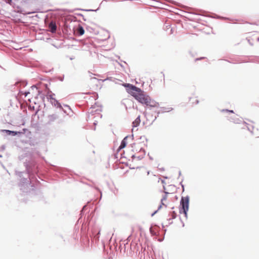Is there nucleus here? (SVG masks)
Masks as SVG:
<instances>
[{
    "mask_svg": "<svg viewBox=\"0 0 259 259\" xmlns=\"http://www.w3.org/2000/svg\"><path fill=\"white\" fill-rule=\"evenodd\" d=\"M137 156H136V155H135V154H133V155H132V156H131V158L132 159V160H134V159L135 158H137Z\"/></svg>",
    "mask_w": 259,
    "mask_h": 259,
    "instance_id": "46",
    "label": "nucleus"
},
{
    "mask_svg": "<svg viewBox=\"0 0 259 259\" xmlns=\"http://www.w3.org/2000/svg\"><path fill=\"white\" fill-rule=\"evenodd\" d=\"M164 192L165 193V195H163V196L161 199V201H163L164 200H166L167 199V194H169V193L166 191H164Z\"/></svg>",
    "mask_w": 259,
    "mask_h": 259,
    "instance_id": "24",
    "label": "nucleus"
},
{
    "mask_svg": "<svg viewBox=\"0 0 259 259\" xmlns=\"http://www.w3.org/2000/svg\"><path fill=\"white\" fill-rule=\"evenodd\" d=\"M145 156V154H143L142 155L137 156V158L138 160H141L144 158Z\"/></svg>",
    "mask_w": 259,
    "mask_h": 259,
    "instance_id": "28",
    "label": "nucleus"
},
{
    "mask_svg": "<svg viewBox=\"0 0 259 259\" xmlns=\"http://www.w3.org/2000/svg\"><path fill=\"white\" fill-rule=\"evenodd\" d=\"M99 9V7L96 9V10H94V9H81V8H76L74 10V11L75 10H78V11H85V12H97V11H98ZM73 11H71V12H73Z\"/></svg>",
    "mask_w": 259,
    "mask_h": 259,
    "instance_id": "21",
    "label": "nucleus"
},
{
    "mask_svg": "<svg viewBox=\"0 0 259 259\" xmlns=\"http://www.w3.org/2000/svg\"><path fill=\"white\" fill-rule=\"evenodd\" d=\"M199 103V101L198 100H196L195 103L196 104H198Z\"/></svg>",
    "mask_w": 259,
    "mask_h": 259,
    "instance_id": "56",
    "label": "nucleus"
},
{
    "mask_svg": "<svg viewBox=\"0 0 259 259\" xmlns=\"http://www.w3.org/2000/svg\"><path fill=\"white\" fill-rule=\"evenodd\" d=\"M160 229V227L158 225L155 223L152 224L149 228V231L151 236H157L159 233Z\"/></svg>",
    "mask_w": 259,
    "mask_h": 259,
    "instance_id": "8",
    "label": "nucleus"
},
{
    "mask_svg": "<svg viewBox=\"0 0 259 259\" xmlns=\"http://www.w3.org/2000/svg\"><path fill=\"white\" fill-rule=\"evenodd\" d=\"M158 169L160 171H163L165 170V169L164 167H161V168H158Z\"/></svg>",
    "mask_w": 259,
    "mask_h": 259,
    "instance_id": "48",
    "label": "nucleus"
},
{
    "mask_svg": "<svg viewBox=\"0 0 259 259\" xmlns=\"http://www.w3.org/2000/svg\"><path fill=\"white\" fill-rule=\"evenodd\" d=\"M164 29H165L166 31H168V29H170V31L169 32V34H172L173 33V29L174 28L171 27V25L169 23H165L164 25Z\"/></svg>",
    "mask_w": 259,
    "mask_h": 259,
    "instance_id": "15",
    "label": "nucleus"
},
{
    "mask_svg": "<svg viewBox=\"0 0 259 259\" xmlns=\"http://www.w3.org/2000/svg\"><path fill=\"white\" fill-rule=\"evenodd\" d=\"M49 28L50 29V31L52 33H55L57 30V26L55 22H51L49 24Z\"/></svg>",
    "mask_w": 259,
    "mask_h": 259,
    "instance_id": "16",
    "label": "nucleus"
},
{
    "mask_svg": "<svg viewBox=\"0 0 259 259\" xmlns=\"http://www.w3.org/2000/svg\"><path fill=\"white\" fill-rule=\"evenodd\" d=\"M130 137L129 135H127L125 136L121 141L120 144L119 146H120L121 148L120 149H123L125 148L127 145V139Z\"/></svg>",
    "mask_w": 259,
    "mask_h": 259,
    "instance_id": "14",
    "label": "nucleus"
},
{
    "mask_svg": "<svg viewBox=\"0 0 259 259\" xmlns=\"http://www.w3.org/2000/svg\"><path fill=\"white\" fill-rule=\"evenodd\" d=\"M24 165L25 167L26 172L25 175L27 178L23 177L24 173L23 171H16V174L21 178L19 186L21 191L26 194H34L36 191V185L40 183L37 179L36 176L40 179L39 175L44 172V171H51L58 172L60 175L72 177L76 175L72 170L64 167H57L54 165H51L49 168H44L39 165L34 160H25L24 162Z\"/></svg>",
    "mask_w": 259,
    "mask_h": 259,
    "instance_id": "1",
    "label": "nucleus"
},
{
    "mask_svg": "<svg viewBox=\"0 0 259 259\" xmlns=\"http://www.w3.org/2000/svg\"><path fill=\"white\" fill-rule=\"evenodd\" d=\"M189 210H182L181 211H179L180 213L181 214H184L185 215V217L187 219L188 218V212Z\"/></svg>",
    "mask_w": 259,
    "mask_h": 259,
    "instance_id": "25",
    "label": "nucleus"
},
{
    "mask_svg": "<svg viewBox=\"0 0 259 259\" xmlns=\"http://www.w3.org/2000/svg\"><path fill=\"white\" fill-rule=\"evenodd\" d=\"M7 4H11L12 3V0H5Z\"/></svg>",
    "mask_w": 259,
    "mask_h": 259,
    "instance_id": "42",
    "label": "nucleus"
},
{
    "mask_svg": "<svg viewBox=\"0 0 259 259\" xmlns=\"http://www.w3.org/2000/svg\"><path fill=\"white\" fill-rule=\"evenodd\" d=\"M158 212V211L157 210H155L154 211H153L151 214V217H153L155 214H156Z\"/></svg>",
    "mask_w": 259,
    "mask_h": 259,
    "instance_id": "41",
    "label": "nucleus"
},
{
    "mask_svg": "<svg viewBox=\"0 0 259 259\" xmlns=\"http://www.w3.org/2000/svg\"><path fill=\"white\" fill-rule=\"evenodd\" d=\"M161 108L163 109V110L161 111V113H164V112H167L166 111L167 110H166L167 109L166 107H161Z\"/></svg>",
    "mask_w": 259,
    "mask_h": 259,
    "instance_id": "37",
    "label": "nucleus"
},
{
    "mask_svg": "<svg viewBox=\"0 0 259 259\" xmlns=\"http://www.w3.org/2000/svg\"><path fill=\"white\" fill-rule=\"evenodd\" d=\"M120 148H121L120 146H119L118 147V148L117 149L116 153L115 154V155H114L115 158H117V155H118V152L122 149H120Z\"/></svg>",
    "mask_w": 259,
    "mask_h": 259,
    "instance_id": "27",
    "label": "nucleus"
},
{
    "mask_svg": "<svg viewBox=\"0 0 259 259\" xmlns=\"http://www.w3.org/2000/svg\"><path fill=\"white\" fill-rule=\"evenodd\" d=\"M129 168L131 169H134L135 168L134 167H132V166H130Z\"/></svg>",
    "mask_w": 259,
    "mask_h": 259,
    "instance_id": "58",
    "label": "nucleus"
},
{
    "mask_svg": "<svg viewBox=\"0 0 259 259\" xmlns=\"http://www.w3.org/2000/svg\"><path fill=\"white\" fill-rule=\"evenodd\" d=\"M163 190H164V191H165L166 188H165V185H163Z\"/></svg>",
    "mask_w": 259,
    "mask_h": 259,
    "instance_id": "59",
    "label": "nucleus"
},
{
    "mask_svg": "<svg viewBox=\"0 0 259 259\" xmlns=\"http://www.w3.org/2000/svg\"><path fill=\"white\" fill-rule=\"evenodd\" d=\"M204 58H205V57H199V58H197L195 59V61H198V60H202V59H203Z\"/></svg>",
    "mask_w": 259,
    "mask_h": 259,
    "instance_id": "38",
    "label": "nucleus"
},
{
    "mask_svg": "<svg viewBox=\"0 0 259 259\" xmlns=\"http://www.w3.org/2000/svg\"><path fill=\"white\" fill-rule=\"evenodd\" d=\"M159 106V103L151 98L150 102L149 104H148L147 107H158Z\"/></svg>",
    "mask_w": 259,
    "mask_h": 259,
    "instance_id": "11",
    "label": "nucleus"
},
{
    "mask_svg": "<svg viewBox=\"0 0 259 259\" xmlns=\"http://www.w3.org/2000/svg\"><path fill=\"white\" fill-rule=\"evenodd\" d=\"M94 124L95 125H96V124H97V121H95L94 122Z\"/></svg>",
    "mask_w": 259,
    "mask_h": 259,
    "instance_id": "64",
    "label": "nucleus"
},
{
    "mask_svg": "<svg viewBox=\"0 0 259 259\" xmlns=\"http://www.w3.org/2000/svg\"><path fill=\"white\" fill-rule=\"evenodd\" d=\"M76 15L78 16H81V17H82V19L83 21H87V19L84 18V16L81 13H77Z\"/></svg>",
    "mask_w": 259,
    "mask_h": 259,
    "instance_id": "29",
    "label": "nucleus"
},
{
    "mask_svg": "<svg viewBox=\"0 0 259 259\" xmlns=\"http://www.w3.org/2000/svg\"><path fill=\"white\" fill-rule=\"evenodd\" d=\"M78 33L80 36L82 35L84 33V29L81 25H79L78 27Z\"/></svg>",
    "mask_w": 259,
    "mask_h": 259,
    "instance_id": "22",
    "label": "nucleus"
},
{
    "mask_svg": "<svg viewBox=\"0 0 259 259\" xmlns=\"http://www.w3.org/2000/svg\"><path fill=\"white\" fill-rule=\"evenodd\" d=\"M124 151H123L122 153H121L120 154V158H125V157L124 156Z\"/></svg>",
    "mask_w": 259,
    "mask_h": 259,
    "instance_id": "40",
    "label": "nucleus"
},
{
    "mask_svg": "<svg viewBox=\"0 0 259 259\" xmlns=\"http://www.w3.org/2000/svg\"><path fill=\"white\" fill-rule=\"evenodd\" d=\"M66 116L67 114H63L58 112L49 114L47 116V121L46 123V125L49 126L55 123H56L57 126L63 125L65 123V118L66 117Z\"/></svg>",
    "mask_w": 259,
    "mask_h": 259,
    "instance_id": "3",
    "label": "nucleus"
},
{
    "mask_svg": "<svg viewBox=\"0 0 259 259\" xmlns=\"http://www.w3.org/2000/svg\"><path fill=\"white\" fill-rule=\"evenodd\" d=\"M143 138H144L146 141H148V139L147 138L145 137V136H143Z\"/></svg>",
    "mask_w": 259,
    "mask_h": 259,
    "instance_id": "61",
    "label": "nucleus"
},
{
    "mask_svg": "<svg viewBox=\"0 0 259 259\" xmlns=\"http://www.w3.org/2000/svg\"><path fill=\"white\" fill-rule=\"evenodd\" d=\"M50 103L53 106L55 107L58 109L56 110V112H60L63 114H65L68 115L66 111L63 109L61 103L58 100L55 99L51 101Z\"/></svg>",
    "mask_w": 259,
    "mask_h": 259,
    "instance_id": "7",
    "label": "nucleus"
},
{
    "mask_svg": "<svg viewBox=\"0 0 259 259\" xmlns=\"http://www.w3.org/2000/svg\"><path fill=\"white\" fill-rule=\"evenodd\" d=\"M163 178L165 179H168V177L167 176H163Z\"/></svg>",
    "mask_w": 259,
    "mask_h": 259,
    "instance_id": "63",
    "label": "nucleus"
},
{
    "mask_svg": "<svg viewBox=\"0 0 259 259\" xmlns=\"http://www.w3.org/2000/svg\"><path fill=\"white\" fill-rule=\"evenodd\" d=\"M229 120L232 122H233L235 123H240L241 121V119L238 118H237L235 116H231Z\"/></svg>",
    "mask_w": 259,
    "mask_h": 259,
    "instance_id": "17",
    "label": "nucleus"
},
{
    "mask_svg": "<svg viewBox=\"0 0 259 259\" xmlns=\"http://www.w3.org/2000/svg\"><path fill=\"white\" fill-rule=\"evenodd\" d=\"M148 156H149V159H150L151 160H152L153 159V157L150 155L149 153H148Z\"/></svg>",
    "mask_w": 259,
    "mask_h": 259,
    "instance_id": "53",
    "label": "nucleus"
},
{
    "mask_svg": "<svg viewBox=\"0 0 259 259\" xmlns=\"http://www.w3.org/2000/svg\"><path fill=\"white\" fill-rule=\"evenodd\" d=\"M161 208H162L161 205L159 204L158 207V208H157V210L158 211Z\"/></svg>",
    "mask_w": 259,
    "mask_h": 259,
    "instance_id": "50",
    "label": "nucleus"
},
{
    "mask_svg": "<svg viewBox=\"0 0 259 259\" xmlns=\"http://www.w3.org/2000/svg\"><path fill=\"white\" fill-rule=\"evenodd\" d=\"M19 93L21 95H23L25 97H26L28 94H30V92L29 91H22L19 90Z\"/></svg>",
    "mask_w": 259,
    "mask_h": 259,
    "instance_id": "23",
    "label": "nucleus"
},
{
    "mask_svg": "<svg viewBox=\"0 0 259 259\" xmlns=\"http://www.w3.org/2000/svg\"><path fill=\"white\" fill-rule=\"evenodd\" d=\"M26 154H24L19 157L20 160L23 159L24 157H25Z\"/></svg>",
    "mask_w": 259,
    "mask_h": 259,
    "instance_id": "36",
    "label": "nucleus"
},
{
    "mask_svg": "<svg viewBox=\"0 0 259 259\" xmlns=\"http://www.w3.org/2000/svg\"><path fill=\"white\" fill-rule=\"evenodd\" d=\"M119 65L121 67H124V66H123V65L120 63H118Z\"/></svg>",
    "mask_w": 259,
    "mask_h": 259,
    "instance_id": "60",
    "label": "nucleus"
},
{
    "mask_svg": "<svg viewBox=\"0 0 259 259\" xmlns=\"http://www.w3.org/2000/svg\"><path fill=\"white\" fill-rule=\"evenodd\" d=\"M70 60H72L75 59V57L74 56H72L69 58Z\"/></svg>",
    "mask_w": 259,
    "mask_h": 259,
    "instance_id": "54",
    "label": "nucleus"
},
{
    "mask_svg": "<svg viewBox=\"0 0 259 259\" xmlns=\"http://www.w3.org/2000/svg\"><path fill=\"white\" fill-rule=\"evenodd\" d=\"M183 180H184V179H182L180 183V185H181V187L182 188L183 191H184V190H185V187H184V185L183 184Z\"/></svg>",
    "mask_w": 259,
    "mask_h": 259,
    "instance_id": "31",
    "label": "nucleus"
},
{
    "mask_svg": "<svg viewBox=\"0 0 259 259\" xmlns=\"http://www.w3.org/2000/svg\"><path fill=\"white\" fill-rule=\"evenodd\" d=\"M156 112L157 113V115L155 117V118H154V119L153 120V121H155L157 119V118L159 116V114L160 113V112L159 111H156Z\"/></svg>",
    "mask_w": 259,
    "mask_h": 259,
    "instance_id": "35",
    "label": "nucleus"
},
{
    "mask_svg": "<svg viewBox=\"0 0 259 259\" xmlns=\"http://www.w3.org/2000/svg\"><path fill=\"white\" fill-rule=\"evenodd\" d=\"M166 110H167V111H166L167 112H169V111H172L173 110V108H172V107H168V108H167Z\"/></svg>",
    "mask_w": 259,
    "mask_h": 259,
    "instance_id": "44",
    "label": "nucleus"
},
{
    "mask_svg": "<svg viewBox=\"0 0 259 259\" xmlns=\"http://www.w3.org/2000/svg\"><path fill=\"white\" fill-rule=\"evenodd\" d=\"M0 132L5 133L7 136H10L12 137L18 136L20 133L18 131H11L9 130H1Z\"/></svg>",
    "mask_w": 259,
    "mask_h": 259,
    "instance_id": "9",
    "label": "nucleus"
},
{
    "mask_svg": "<svg viewBox=\"0 0 259 259\" xmlns=\"http://www.w3.org/2000/svg\"><path fill=\"white\" fill-rule=\"evenodd\" d=\"M169 215L170 217V218L168 219L167 220L170 221L173 219H175L177 218V214L175 211L173 210L169 212Z\"/></svg>",
    "mask_w": 259,
    "mask_h": 259,
    "instance_id": "20",
    "label": "nucleus"
},
{
    "mask_svg": "<svg viewBox=\"0 0 259 259\" xmlns=\"http://www.w3.org/2000/svg\"><path fill=\"white\" fill-rule=\"evenodd\" d=\"M179 219H180V221H181V223H182V226H183V227H184V226H185V224H184V223L183 222V221H182V219H181V217L180 216L179 217Z\"/></svg>",
    "mask_w": 259,
    "mask_h": 259,
    "instance_id": "43",
    "label": "nucleus"
},
{
    "mask_svg": "<svg viewBox=\"0 0 259 259\" xmlns=\"http://www.w3.org/2000/svg\"><path fill=\"white\" fill-rule=\"evenodd\" d=\"M31 88L32 89H34V88L37 89V88H36V85H32V86L31 87Z\"/></svg>",
    "mask_w": 259,
    "mask_h": 259,
    "instance_id": "55",
    "label": "nucleus"
},
{
    "mask_svg": "<svg viewBox=\"0 0 259 259\" xmlns=\"http://www.w3.org/2000/svg\"><path fill=\"white\" fill-rule=\"evenodd\" d=\"M222 112H229L231 113H234V112L233 110H229L227 109H224L221 110Z\"/></svg>",
    "mask_w": 259,
    "mask_h": 259,
    "instance_id": "26",
    "label": "nucleus"
},
{
    "mask_svg": "<svg viewBox=\"0 0 259 259\" xmlns=\"http://www.w3.org/2000/svg\"><path fill=\"white\" fill-rule=\"evenodd\" d=\"M122 85L124 87L126 90V92L135 98V94H138L139 92H142V89L137 87L135 85L130 83H122Z\"/></svg>",
    "mask_w": 259,
    "mask_h": 259,
    "instance_id": "5",
    "label": "nucleus"
},
{
    "mask_svg": "<svg viewBox=\"0 0 259 259\" xmlns=\"http://www.w3.org/2000/svg\"><path fill=\"white\" fill-rule=\"evenodd\" d=\"M95 189H96V190H97V191H98L99 192H100V193H101V194H102V192H101V190H100V189H99L98 188H97V187H96V188H95Z\"/></svg>",
    "mask_w": 259,
    "mask_h": 259,
    "instance_id": "51",
    "label": "nucleus"
},
{
    "mask_svg": "<svg viewBox=\"0 0 259 259\" xmlns=\"http://www.w3.org/2000/svg\"><path fill=\"white\" fill-rule=\"evenodd\" d=\"M17 84L18 86L24 87L27 85L28 82L26 80H19Z\"/></svg>",
    "mask_w": 259,
    "mask_h": 259,
    "instance_id": "18",
    "label": "nucleus"
},
{
    "mask_svg": "<svg viewBox=\"0 0 259 259\" xmlns=\"http://www.w3.org/2000/svg\"><path fill=\"white\" fill-rule=\"evenodd\" d=\"M20 134H18V137H21L23 134L26 133V136L29 137L31 135V133L28 131L27 128H24L21 131H18Z\"/></svg>",
    "mask_w": 259,
    "mask_h": 259,
    "instance_id": "12",
    "label": "nucleus"
},
{
    "mask_svg": "<svg viewBox=\"0 0 259 259\" xmlns=\"http://www.w3.org/2000/svg\"><path fill=\"white\" fill-rule=\"evenodd\" d=\"M160 205H161V206H162L163 205L165 206V207H166V205L164 204V203L163 202V201H160Z\"/></svg>",
    "mask_w": 259,
    "mask_h": 259,
    "instance_id": "49",
    "label": "nucleus"
},
{
    "mask_svg": "<svg viewBox=\"0 0 259 259\" xmlns=\"http://www.w3.org/2000/svg\"><path fill=\"white\" fill-rule=\"evenodd\" d=\"M181 175V171H179V177H180Z\"/></svg>",
    "mask_w": 259,
    "mask_h": 259,
    "instance_id": "62",
    "label": "nucleus"
},
{
    "mask_svg": "<svg viewBox=\"0 0 259 259\" xmlns=\"http://www.w3.org/2000/svg\"><path fill=\"white\" fill-rule=\"evenodd\" d=\"M248 41L249 44L251 46H252V45H253V44H252L251 42H250V40H249V39H248Z\"/></svg>",
    "mask_w": 259,
    "mask_h": 259,
    "instance_id": "57",
    "label": "nucleus"
},
{
    "mask_svg": "<svg viewBox=\"0 0 259 259\" xmlns=\"http://www.w3.org/2000/svg\"><path fill=\"white\" fill-rule=\"evenodd\" d=\"M49 93H50L51 94L50 95H47V98L48 99V101H49L50 102L52 101V100H54V99H55V98H54V96H55V94L53 93L52 92V91L49 89Z\"/></svg>",
    "mask_w": 259,
    "mask_h": 259,
    "instance_id": "19",
    "label": "nucleus"
},
{
    "mask_svg": "<svg viewBox=\"0 0 259 259\" xmlns=\"http://www.w3.org/2000/svg\"><path fill=\"white\" fill-rule=\"evenodd\" d=\"M161 183L163 184V185H166V183L164 180L160 179Z\"/></svg>",
    "mask_w": 259,
    "mask_h": 259,
    "instance_id": "47",
    "label": "nucleus"
},
{
    "mask_svg": "<svg viewBox=\"0 0 259 259\" xmlns=\"http://www.w3.org/2000/svg\"><path fill=\"white\" fill-rule=\"evenodd\" d=\"M139 152H143V154H145V155H146V150L142 147L140 148Z\"/></svg>",
    "mask_w": 259,
    "mask_h": 259,
    "instance_id": "34",
    "label": "nucleus"
},
{
    "mask_svg": "<svg viewBox=\"0 0 259 259\" xmlns=\"http://www.w3.org/2000/svg\"><path fill=\"white\" fill-rule=\"evenodd\" d=\"M135 96L134 99L146 107H147L148 104L150 102L151 97L143 90H142L141 92H139L137 95L135 94Z\"/></svg>",
    "mask_w": 259,
    "mask_h": 259,
    "instance_id": "4",
    "label": "nucleus"
},
{
    "mask_svg": "<svg viewBox=\"0 0 259 259\" xmlns=\"http://www.w3.org/2000/svg\"><path fill=\"white\" fill-rule=\"evenodd\" d=\"M190 203V197L188 195L185 197L182 196L180 200V204L179 206V211L187 210H189Z\"/></svg>",
    "mask_w": 259,
    "mask_h": 259,
    "instance_id": "6",
    "label": "nucleus"
},
{
    "mask_svg": "<svg viewBox=\"0 0 259 259\" xmlns=\"http://www.w3.org/2000/svg\"><path fill=\"white\" fill-rule=\"evenodd\" d=\"M253 126H251L250 127V126H247V130L250 132V133H253V131H252V130L253 128Z\"/></svg>",
    "mask_w": 259,
    "mask_h": 259,
    "instance_id": "30",
    "label": "nucleus"
},
{
    "mask_svg": "<svg viewBox=\"0 0 259 259\" xmlns=\"http://www.w3.org/2000/svg\"><path fill=\"white\" fill-rule=\"evenodd\" d=\"M97 105V103H96L95 105H92V107L90 108V109L89 110L88 113H89V116H90V114H91L92 115H93L95 114L96 112L98 111H102L101 109H97L95 111H94L93 109L95 108V106Z\"/></svg>",
    "mask_w": 259,
    "mask_h": 259,
    "instance_id": "10",
    "label": "nucleus"
},
{
    "mask_svg": "<svg viewBox=\"0 0 259 259\" xmlns=\"http://www.w3.org/2000/svg\"><path fill=\"white\" fill-rule=\"evenodd\" d=\"M63 106L64 107H65L68 108L70 110H71V109L69 105H68L67 104H64Z\"/></svg>",
    "mask_w": 259,
    "mask_h": 259,
    "instance_id": "45",
    "label": "nucleus"
},
{
    "mask_svg": "<svg viewBox=\"0 0 259 259\" xmlns=\"http://www.w3.org/2000/svg\"><path fill=\"white\" fill-rule=\"evenodd\" d=\"M93 203L88 202L84 205L80 211L79 218L75 225V231H79L78 223L81 224L80 230V240L85 246H89L90 240L92 243L97 242L99 240L101 229L96 224L95 218H94L96 207L93 208Z\"/></svg>",
    "mask_w": 259,
    "mask_h": 259,
    "instance_id": "2",
    "label": "nucleus"
},
{
    "mask_svg": "<svg viewBox=\"0 0 259 259\" xmlns=\"http://www.w3.org/2000/svg\"><path fill=\"white\" fill-rule=\"evenodd\" d=\"M141 122V116L139 115L132 122V126L134 127L138 126Z\"/></svg>",
    "mask_w": 259,
    "mask_h": 259,
    "instance_id": "13",
    "label": "nucleus"
},
{
    "mask_svg": "<svg viewBox=\"0 0 259 259\" xmlns=\"http://www.w3.org/2000/svg\"><path fill=\"white\" fill-rule=\"evenodd\" d=\"M58 78L61 81H62L64 80V75H63L62 76H59Z\"/></svg>",
    "mask_w": 259,
    "mask_h": 259,
    "instance_id": "39",
    "label": "nucleus"
},
{
    "mask_svg": "<svg viewBox=\"0 0 259 259\" xmlns=\"http://www.w3.org/2000/svg\"><path fill=\"white\" fill-rule=\"evenodd\" d=\"M86 29L87 31H90V32H91L92 31L94 30V29L93 28H92L90 26H88L87 27H86Z\"/></svg>",
    "mask_w": 259,
    "mask_h": 259,
    "instance_id": "32",
    "label": "nucleus"
},
{
    "mask_svg": "<svg viewBox=\"0 0 259 259\" xmlns=\"http://www.w3.org/2000/svg\"><path fill=\"white\" fill-rule=\"evenodd\" d=\"M5 148H6V147H5V145H3L1 146V149L2 150H4L5 149Z\"/></svg>",
    "mask_w": 259,
    "mask_h": 259,
    "instance_id": "52",
    "label": "nucleus"
},
{
    "mask_svg": "<svg viewBox=\"0 0 259 259\" xmlns=\"http://www.w3.org/2000/svg\"><path fill=\"white\" fill-rule=\"evenodd\" d=\"M215 15V17H213V18H223L224 19H228V18H227V17H221L217 14H214Z\"/></svg>",
    "mask_w": 259,
    "mask_h": 259,
    "instance_id": "33",
    "label": "nucleus"
}]
</instances>
